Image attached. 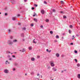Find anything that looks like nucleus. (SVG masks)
Wrapping results in <instances>:
<instances>
[{"label": "nucleus", "mask_w": 80, "mask_h": 80, "mask_svg": "<svg viewBox=\"0 0 80 80\" xmlns=\"http://www.w3.org/2000/svg\"><path fill=\"white\" fill-rule=\"evenodd\" d=\"M33 43H37V42H35V39H34V40L33 41Z\"/></svg>", "instance_id": "dca6fc26"}, {"label": "nucleus", "mask_w": 80, "mask_h": 80, "mask_svg": "<svg viewBox=\"0 0 80 80\" xmlns=\"http://www.w3.org/2000/svg\"><path fill=\"white\" fill-rule=\"evenodd\" d=\"M17 42V39H14L13 40V42H14V43H16V42Z\"/></svg>", "instance_id": "6e6552de"}, {"label": "nucleus", "mask_w": 80, "mask_h": 80, "mask_svg": "<svg viewBox=\"0 0 80 80\" xmlns=\"http://www.w3.org/2000/svg\"><path fill=\"white\" fill-rule=\"evenodd\" d=\"M20 14H17V17H20Z\"/></svg>", "instance_id": "bb28decb"}, {"label": "nucleus", "mask_w": 80, "mask_h": 80, "mask_svg": "<svg viewBox=\"0 0 80 80\" xmlns=\"http://www.w3.org/2000/svg\"><path fill=\"white\" fill-rule=\"evenodd\" d=\"M39 75H40V74H39V73H38L37 74V76H39Z\"/></svg>", "instance_id": "de8ad7c7"}, {"label": "nucleus", "mask_w": 80, "mask_h": 80, "mask_svg": "<svg viewBox=\"0 0 80 80\" xmlns=\"http://www.w3.org/2000/svg\"><path fill=\"white\" fill-rule=\"evenodd\" d=\"M34 6H35V7H38V5H37V4H34Z\"/></svg>", "instance_id": "c756f323"}, {"label": "nucleus", "mask_w": 80, "mask_h": 80, "mask_svg": "<svg viewBox=\"0 0 80 80\" xmlns=\"http://www.w3.org/2000/svg\"><path fill=\"white\" fill-rule=\"evenodd\" d=\"M60 13H63V12L62 11H61L60 12Z\"/></svg>", "instance_id": "49530a36"}, {"label": "nucleus", "mask_w": 80, "mask_h": 80, "mask_svg": "<svg viewBox=\"0 0 80 80\" xmlns=\"http://www.w3.org/2000/svg\"><path fill=\"white\" fill-rule=\"evenodd\" d=\"M22 41H23V42H24V41H25V39H22Z\"/></svg>", "instance_id": "a18cd8bd"}, {"label": "nucleus", "mask_w": 80, "mask_h": 80, "mask_svg": "<svg viewBox=\"0 0 80 80\" xmlns=\"http://www.w3.org/2000/svg\"><path fill=\"white\" fill-rule=\"evenodd\" d=\"M7 43L9 44V45H12V44H13V42L11 40H8V41Z\"/></svg>", "instance_id": "f257e3e1"}, {"label": "nucleus", "mask_w": 80, "mask_h": 80, "mask_svg": "<svg viewBox=\"0 0 80 80\" xmlns=\"http://www.w3.org/2000/svg\"><path fill=\"white\" fill-rule=\"evenodd\" d=\"M75 38V37H74V38H72V40H74V38Z\"/></svg>", "instance_id": "864d4df0"}, {"label": "nucleus", "mask_w": 80, "mask_h": 80, "mask_svg": "<svg viewBox=\"0 0 80 80\" xmlns=\"http://www.w3.org/2000/svg\"><path fill=\"white\" fill-rule=\"evenodd\" d=\"M26 52V49L25 48H23L21 52Z\"/></svg>", "instance_id": "20e7f679"}, {"label": "nucleus", "mask_w": 80, "mask_h": 80, "mask_svg": "<svg viewBox=\"0 0 80 80\" xmlns=\"http://www.w3.org/2000/svg\"><path fill=\"white\" fill-rule=\"evenodd\" d=\"M48 69H49V68H50V66H49L48 68Z\"/></svg>", "instance_id": "8fccbe9b"}, {"label": "nucleus", "mask_w": 80, "mask_h": 80, "mask_svg": "<svg viewBox=\"0 0 80 80\" xmlns=\"http://www.w3.org/2000/svg\"><path fill=\"white\" fill-rule=\"evenodd\" d=\"M8 61H6V64H8Z\"/></svg>", "instance_id": "4be33fe9"}, {"label": "nucleus", "mask_w": 80, "mask_h": 80, "mask_svg": "<svg viewBox=\"0 0 80 80\" xmlns=\"http://www.w3.org/2000/svg\"><path fill=\"white\" fill-rule=\"evenodd\" d=\"M15 65H17V64H15Z\"/></svg>", "instance_id": "0e129e2a"}, {"label": "nucleus", "mask_w": 80, "mask_h": 80, "mask_svg": "<svg viewBox=\"0 0 80 80\" xmlns=\"http://www.w3.org/2000/svg\"><path fill=\"white\" fill-rule=\"evenodd\" d=\"M44 3H45V4H47V2H46V1L44 2Z\"/></svg>", "instance_id": "a19ab883"}, {"label": "nucleus", "mask_w": 80, "mask_h": 80, "mask_svg": "<svg viewBox=\"0 0 80 80\" xmlns=\"http://www.w3.org/2000/svg\"><path fill=\"white\" fill-rule=\"evenodd\" d=\"M18 25H21V23L20 22L18 23Z\"/></svg>", "instance_id": "72a5a7b5"}, {"label": "nucleus", "mask_w": 80, "mask_h": 80, "mask_svg": "<svg viewBox=\"0 0 80 80\" xmlns=\"http://www.w3.org/2000/svg\"><path fill=\"white\" fill-rule=\"evenodd\" d=\"M50 33H51V34H53V31H50Z\"/></svg>", "instance_id": "412c9836"}, {"label": "nucleus", "mask_w": 80, "mask_h": 80, "mask_svg": "<svg viewBox=\"0 0 80 80\" xmlns=\"http://www.w3.org/2000/svg\"><path fill=\"white\" fill-rule=\"evenodd\" d=\"M66 69H65L64 70V71H65V72H66Z\"/></svg>", "instance_id": "052dcab7"}, {"label": "nucleus", "mask_w": 80, "mask_h": 80, "mask_svg": "<svg viewBox=\"0 0 80 80\" xmlns=\"http://www.w3.org/2000/svg\"><path fill=\"white\" fill-rule=\"evenodd\" d=\"M12 70H13V71H15V68H13L12 69Z\"/></svg>", "instance_id": "7c9ffc66"}, {"label": "nucleus", "mask_w": 80, "mask_h": 80, "mask_svg": "<svg viewBox=\"0 0 80 80\" xmlns=\"http://www.w3.org/2000/svg\"><path fill=\"white\" fill-rule=\"evenodd\" d=\"M48 52H49V53H50V52H51V50H50V51H48Z\"/></svg>", "instance_id": "603ef678"}, {"label": "nucleus", "mask_w": 80, "mask_h": 80, "mask_svg": "<svg viewBox=\"0 0 80 80\" xmlns=\"http://www.w3.org/2000/svg\"><path fill=\"white\" fill-rule=\"evenodd\" d=\"M9 33H11L12 32V31L11 30H8Z\"/></svg>", "instance_id": "6ab92c4d"}, {"label": "nucleus", "mask_w": 80, "mask_h": 80, "mask_svg": "<svg viewBox=\"0 0 80 80\" xmlns=\"http://www.w3.org/2000/svg\"><path fill=\"white\" fill-rule=\"evenodd\" d=\"M50 63L51 64V66L52 67H54L55 66V64H54V62L53 61L50 62Z\"/></svg>", "instance_id": "f03ea898"}, {"label": "nucleus", "mask_w": 80, "mask_h": 80, "mask_svg": "<svg viewBox=\"0 0 80 80\" xmlns=\"http://www.w3.org/2000/svg\"><path fill=\"white\" fill-rule=\"evenodd\" d=\"M16 18H17L16 17H13L12 18V20H16Z\"/></svg>", "instance_id": "39448f33"}, {"label": "nucleus", "mask_w": 80, "mask_h": 80, "mask_svg": "<svg viewBox=\"0 0 80 80\" xmlns=\"http://www.w3.org/2000/svg\"><path fill=\"white\" fill-rule=\"evenodd\" d=\"M78 78H80V74H78Z\"/></svg>", "instance_id": "ddd939ff"}, {"label": "nucleus", "mask_w": 80, "mask_h": 80, "mask_svg": "<svg viewBox=\"0 0 80 80\" xmlns=\"http://www.w3.org/2000/svg\"><path fill=\"white\" fill-rule=\"evenodd\" d=\"M22 29L23 30H26V28H25V27L24 28H22Z\"/></svg>", "instance_id": "2eb2a0df"}, {"label": "nucleus", "mask_w": 80, "mask_h": 80, "mask_svg": "<svg viewBox=\"0 0 80 80\" xmlns=\"http://www.w3.org/2000/svg\"><path fill=\"white\" fill-rule=\"evenodd\" d=\"M36 15H37L36 14H33V16L35 17V16H36Z\"/></svg>", "instance_id": "c9c22d12"}, {"label": "nucleus", "mask_w": 80, "mask_h": 80, "mask_svg": "<svg viewBox=\"0 0 80 80\" xmlns=\"http://www.w3.org/2000/svg\"><path fill=\"white\" fill-rule=\"evenodd\" d=\"M61 4H64V2L63 1H61Z\"/></svg>", "instance_id": "4468645a"}, {"label": "nucleus", "mask_w": 80, "mask_h": 80, "mask_svg": "<svg viewBox=\"0 0 80 80\" xmlns=\"http://www.w3.org/2000/svg\"><path fill=\"white\" fill-rule=\"evenodd\" d=\"M31 26L32 27H33V23L31 24Z\"/></svg>", "instance_id": "b1692460"}, {"label": "nucleus", "mask_w": 80, "mask_h": 80, "mask_svg": "<svg viewBox=\"0 0 80 80\" xmlns=\"http://www.w3.org/2000/svg\"><path fill=\"white\" fill-rule=\"evenodd\" d=\"M32 49V47H30V50H31Z\"/></svg>", "instance_id": "e2e57ef3"}, {"label": "nucleus", "mask_w": 80, "mask_h": 80, "mask_svg": "<svg viewBox=\"0 0 80 80\" xmlns=\"http://www.w3.org/2000/svg\"><path fill=\"white\" fill-rule=\"evenodd\" d=\"M63 18H67V17L65 16H63Z\"/></svg>", "instance_id": "5701e85b"}, {"label": "nucleus", "mask_w": 80, "mask_h": 80, "mask_svg": "<svg viewBox=\"0 0 80 80\" xmlns=\"http://www.w3.org/2000/svg\"><path fill=\"white\" fill-rule=\"evenodd\" d=\"M56 37V38H59V36H58V35H57Z\"/></svg>", "instance_id": "a211bd4d"}, {"label": "nucleus", "mask_w": 80, "mask_h": 80, "mask_svg": "<svg viewBox=\"0 0 80 80\" xmlns=\"http://www.w3.org/2000/svg\"><path fill=\"white\" fill-rule=\"evenodd\" d=\"M7 53H10V52H9V51H7Z\"/></svg>", "instance_id": "473e14b6"}, {"label": "nucleus", "mask_w": 80, "mask_h": 80, "mask_svg": "<svg viewBox=\"0 0 80 80\" xmlns=\"http://www.w3.org/2000/svg\"><path fill=\"white\" fill-rule=\"evenodd\" d=\"M12 57H13V58H15V55H12Z\"/></svg>", "instance_id": "58836bf2"}, {"label": "nucleus", "mask_w": 80, "mask_h": 80, "mask_svg": "<svg viewBox=\"0 0 80 80\" xmlns=\"http://www.w3.org/2000/svg\"><path fill=\"white\" fill-rule=\"evenodd\" d=\"M24 2H26L27 1V0H24Z\"/></svg>", "instance_id": "4d7b16f0"}, {"label": "nucleus", "mask_w": 80, "mask_h": 80, "mask_svg": "<svg viewBox=\"0 0 80 80\" xmlns=\"http://www.w3.org/2000/svg\"><path fill=\"white\" fill-rule=\"evenodd\" d=\"M74 60L76 62H77V59H75Z\"/></svg>", "instance_id": "4c0bfd02"}, {"label": "nucleus", "mask_w": 80, "mask_h": 80, "mask_svg": "<svg viewBox=\"0 0 80 80\" xmlns=\"http://www.w3.org/2000/svg\"><path fill=\"white\" fill-rule=\"evenodd\" d=\"M19 51H20V52H21V51H22V50H20Z\"/></svg>", "instance_id": "69168bd1"}, {"label": "nucleus", "mask_w": 80, "mask_h": 80, "mask_svg": "<svg viewBox=\"0 0 80 80\" xmlns=\"http://www.w3.org/2000/svg\"><path fill=\"white\" fill-rule=\"evenodd\" d=\"M31 60L32 61H35V58H31Z\"/></svg>", "instance_id": "9d476101"}, {"label": "nucleus", "mask_w": 80, "mask_h": 80, "mask_svg": "<svg viewBox=\"0 0 80 80\" xmlns=\"http://www.w3.org/2000/svg\"><path fill=\"white\" fill-rule=\"evenodd\" d=\"M56 56L57 57H59V56H60V55L58 54V53H57L56 54Z\"/></svg>", "instance_id": "9b49d317"}, {"label": "nucleus", "mask_w": 80, "mask_h": 80, "mask_svg": "<svg viewBox=\"0 0 80 80\" xmlns=\"http://www.w3.org/2000/svg\"><path fill=\"white\" fill-rule=\"evenodd\" d=\"M21 36L22 37H24V34L23 33H22Z\"/></svg>", "instance_id": "f8f14e48"}, {"label": "nucleus", "mask_w": 80, "mask_h": 80, "mask_svg": "<svg viewBox=\"0 0 80 80\" xmlns=\"http://www.w3.org/2000/svg\"><path fill=\"white\" fill-rule=\"evenodd\" d=\"M40 56H37V58H40Z\"/></svg>", "instance_id": "2f4dec72"}, {"label": "nucleus", "mask_w": 80, "mask_h": 80, "mask_svg": "<svg viewBox=\"0 0 80 80\" xmlns=\"http://www.w3.org/2000/svg\"><path fill=\"white\" fill-rule=\"evenodd\" d=\"M41 28H43V26H41Z\"/></svg>", "instance_id": "ea45409f"}, {"label": "nucleus", "mask_w": 80, "mask_h": 80, "mask_svg": "<svg viewBox=\"0 0 80 80\" xmlns=\"http://www.w3.org/2000/svg\"><path fill=\"white\" fill-rule=\"evenodd\" d=\"M52 70H53L54 71H57V69L55 68H52Z\"/></svg>", "instance_id": "423d86ee"}, {"label": "nucleus", "mask_w": 80, "mask_h": 80, "mask_svg": "<svg viewBox=\"0 0 80 80\" xmlns=\"http://www.w3.org/2000/svg\"><path fill=\"white\" fill-rule=\"evenodd\" d=\"M25 75H27V74H25Z\"/></svg>", "instance_id": "774afa93"}, {"label": "nucleus", "mask_w": 80, "mask_h": 80, "mask_svg": "<svg viewBox=\"0 0 80 80\" xmlns=\"http://www.w3.org/2000/svg\"><path fill=\"white\" fill-rule=\"evenodd\" d=\"M52 11L53 12H55V10L53 9L52 10Z\"/></svg>", "instance_id": "cd10ccee"}, {"label": "nucleus", "mask_w": 80, "mask_h": 80, "mask_svg": "<svg viewBox=\"0 0 80 80\" xmlns=\"http://www.w3.org/2000/svg\"><path fill=\"white\" fill-rule=\"evenodd\" d=\"M10 39H13V37L11 36L10 37Z\"/></svg>", "instance_id": "393cba45"}, {"label": "nucleus", "mask_w": 80, "mask_h": 80, "mask_svg": "<svg viewBox=\"0 0 80 80\" xmlns=\"http://www.w3.org/2000/svg\"><path fill=\"white\" fill-rule=\"evenodd\" d=\"M76 36L77 37H79V35L77 34H76Z\"/></svg>", "instance_id": "79ce46f5"}, {"label": "nucleus", "mask_w": 80, "mask_h": 80, "mask_svg": "<svg viewBox=\"0 0 80 80\" xmlns=\"http://www.w3.org/2000/svg\"><path fill=\"white\" fill-rule=\"evenodd\" d=\"M34 21H35V22H37V19H36L35 18H34L33 19Z\"/></svg>", "instance_id": "1a4fd4ad"}, {"label": "nucleus", "mask_w": 80, "mask_h": 80, "mask_svg": "<svg viewBox=\"0 0 80 80\" xmlns=\"http://www.w3.org/2000/svg\"><path fill=\"white\" fill-rule=\"evenodd\" d=\"M69 27L70 28H73V26H72V25H70Z\"/></svg>", "instance_id": "aec40b11"}, {"label": "nucleus", "mask_w": 80, "mask_h": 80, "mask_svg": "<svg viewBox=\"0 0 80 80\" xmlns=\"http://www.w3.org/2000/svg\"><path fill=\"white\" fill-rule=\"evenodd\" d=\"M46 51H47V52H48V49H47L46 50Z\"/></svg>", "instance_id": "5fc2aeb1"}, {"label": "nucleus", "mask_w": 80, "mask_h": 80, "mask_svg": "<svg viewBox=\"0 0 80 80\" xmlns=\"http://www.w3.org/2000/svg\"><path fill=\"white\" fill-rule=\"evenodd\" d=\"M29 50H30V47H29Z\"/></svg>", "instance_id": "bf43d9fd"}, {"label": "nucleus", "mask_w": 80, "mask_h": 80, "mask_svg": "<svg viewBox=\"0 0 80 80\" xmlns=\"http://www.w3.org/2000/svg\"><path fill=\"white\" fill-rule=\"evenodd\" d=\"M31 9L32 10H34V9H35V8H34V7H32V8Z\"/></svg>", "instance_id": "e433bc0d"}, {"label": "nucleus", "mask_w": 80, "mask_h": 80, "mask_svg": "<svg viewBox=\"0 0 80 80\" xmlns=\"http://www.w3.org/2000/svg\"><path fill=\"white\" fill-rule=\"evenodd\" d=\"M5 16H7V13H5Z\"/></svg>", "instance_id": "c03bdc74"}, {"label": "nucleus", "mask_w": 80, "mask_h": 80, "mask_svg": "<svg viewBox=\"0 0 80 80\" xmlns=\"http://www.w3.org/2000/svg\"><path fill=\"white\" fill-rule=\"evenodd\" d=\"M74 52H75V53H77L78 52H77L76 50H75V51H74Z\"/></svg>", "instance_id": "c85d7f7f"}, {"label": "nucleus", "mask_w": 80, "mask_h": 80, "mask_svg": "<svg viewBox=\"0 0 80 80\" xmlns=\"http://www.w3.org/2000/svg\"><path fill=\"white\" fill-rule=\"evenodd\" d=\"M4 73H8L9 72V71L7 69H5L4 71Z\"/></svg>", "instance_id": "7ed1b4c3"}, {"label": "nucleus", "mask_w": 80, "mask_h": 80, "mask_svg": "<svg viewBox=\"0 0 80 80\" xmlns=\"http://www.w3.org/2000/svg\"><path fill=\"white\" fill-rule=\"evenodd\" d=\"M73 43H71V44H70V45H73Z\"/></svg>", "instance_id": "3c124183"}, {"label": "nucleus", "mask_w": 80, "mask_h": 80, "mask_svg": "<svg viewBox=\"0 0 80 80\" xmlns=\"http://www.w3.org/2000/svg\"><path fill=\"white\" fill-rule=\"evenodd\" d=\"M7 7H6L5 8V10H7Z\"/></svg>", "instance_id": "f704fd0d"}, {"label": "nucleus", "mask_w": 80, "mask_h": 80, "mask_svg": "<svg viewBox=\"0 0 80 80\" xmlns=\"http://www.w3.org/2000/svg\"><path fill=\"white\" fill-rule=\"evenodd\" d=\"M77 66L78 67H80V64H78L77 65Z\"/></svg>", "instance_id": "a878e982"}, {"label": "nucleus", "mask_w": 80, "mask_h": 80, "mask_svg": "<svg viewBox=\"0 0 80 80\" xmlns=\"http://www.w3.org/2000/svg\"><path fill=\"white\" fill-rule=\"evenodd\" d=\"M12 4H13V2H12V1H13V2H14V0H12Z\"/></svg>", "instance_id": "37998d69"}, {"label": "nucleus", "mask_w": 80, "mask_h": 80, "mask_svg": "<svg viewBox=\"0 0 80 80\" xmlns=\"http://www.w3.org/2000/svg\"><path fill=\"white\" fill-rule=\"evenodd\" d=\"M55 42H57V40H56L55 41Z\"/></svg>", "instance_id": "6e6d98bb"}, {"label": "nucleus", "mask_w": 80, "mask_h": 80, "mask_svg": "<svg viewBox=\"0 0 80 80\" xmlns=\"http://www.w3.org/2000/svg\"><path fill=\"white\" fill-rule=\"evenodd\" d=\"M9 60H12V58H9Z\"/></svg>", "instance_id": "09e8293b"}, {"label": "nucleus", "mask_w": 80, "mask_h": 80, "mask_svg": "<svg viewBox=\"0 0 80 80\" xmlns=\"http://www.w3.org/2000/svg\"><path fill=\"white\" fill-rule=\"evenodd\" d=\"M41 13L42 14H44V13H45V11H44L43 10H42Z\"/></svg>", "instance_id": "0eeeda50"}, {"label": "nucleus", "mask_w": 80, "mask_h": 80, "mask_svg": "<svg viewBox=\"0 0 80 80\" xmlns=\"http://www.w3.org/2000/svg\"><path fill=\"white\" fill-rule=\"evenodd\" d=\"M72 37H74V36H72Z\"/></svg>", "instance_id": "338daca9"}, {"label": "nucleus", "mask_w": 80, "mask_h": 80, "mask_svg": "<svg viewBox=\"0 0 80 80\" xmlns=\"http://www.w3.org/2000/svg\"><path fill=\"white\" fill-rule=\"evenodd\" d=\"M69 32H71V31H70V30H69Z\"/></svg>", "instance_id": "680f3d73"}, {"label": "nucleus", "mask_w": 80, "mask_h": 80, "mask_svg": "<svg viewBox=\"0 0 80 80\" xmlns=\"http://www.w3.org/2000/svg\"><path fill=\"white\" fill-rule=\"evenodd\" d=\"M46 22H49V20L48 19H46Z\"/></svg>", "instance_id": "f3484780"}, {"label": "nucleus", "mask_w": 80, "mask_h": 80, "mask_svg": "<svg viewBox=\"0 0 80 80\" xmlns=\"http://www.w3.org/2000/svg\"><path fill=\"white\" fill-rule=\"evenodd\" d=\"M63 71H62L61 72L63 73Z\"/></svg>", "instance_id": "13d9d810"}]
</instances>
